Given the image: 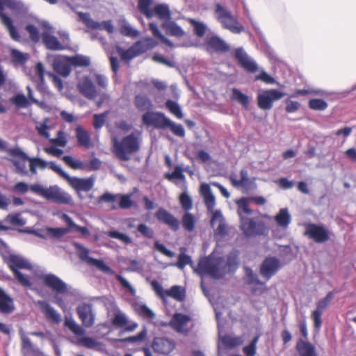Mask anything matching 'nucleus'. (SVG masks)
<instances>
[{
	"label": "nucleus",
	"instance_id": "f257e3e1",
	"mask_svg": "<svg viewBox=\"0 0 356 356\" xmlns=\"http://www.w3.org/2000/svg\"><path fill=\"white\" fill-rule=\"evenodd\" d=\"M6 151L10 156L15 157V159L10 160L13 165L16 168V173L26 176L29 175V172L32 175L37 174V169H45L49 168V163L38 157H29L22 149L18 147L14 148L6 149Z\"/></svg>",
	"mask_w": 356,
	"mask_h": 356
},
{
	"label": "nucleus",
	"instance_id": "0eeeda50",
	"mask_svg": "<svg viewBox=\"0 0 356 356\" xmlns=\"http://www.w3.org/2000/svg\"><path fill=\"white\" fill-rule=\"evenodd\" d=\"M76 86L79 93L86 99L94 100L98 97L96 102L97 108H100L104 103L109 99V96L106 93L98 92L92 80L87 76L80 78Z\"/></svg>",
	"mask_w": 356,
	"mask_h": 356
},
{
	"label": "nucleus",
	"instance_id": "5fc2aeb1",
	"mask_svg": "<svg viewBox=\"0 0 356 356\" xmlns=\"http://www.w3.org/2000/svg\"><path fill=\"white\" fill-rule=\"evenodd\" d=\"M188 20L193 27L194 33L197 37H203L207 31L206 25L204 23L196 21L195 19L193 18H189Z\"/></svg>",
	"mask_w": 356,
	"mask_h": 356
},
{
	"label": "nucleus",
	"instance_id": "1a4fd4ad",
	"mask_svg": "<svg viewBox=\"0 0 356 356\" xmlns=\"http://www.w3.org/2000/svg\"><path fill=\"white\" fill-rule=\"evenodd\" d=\"M49 168L66 180L70 186L77 192H88L94 186L95 180L94 177L88 178L70 177L60 166L56 165L54 162H50Z\"/></svg>",
	"mask_w": 356,
	"mask_h": 356
},
{
	"label": "nucleus",
	"instance_id": "e433bc0d",
	"mask_svg": "<svg viewBox=\"0 0 356 356\" xmlns=\"http://www.w3.org/2000/svg\"><path fill=\"white\" fill-rule=\"evenodd\" d=\"M75 132L79 146L82 147L84 149H89L93 145L90 134L81 125H78L76 127Z\"/></svg>",
	"mask_w": 356,
	"mask_h": 356
},
{
	"label": "nucleus",
	"instance_id": "c9c22d12",
	"mask_svg": "<svg viewBox=\"0 0 356 356\" xmlns=\"http://www.w3.org/2000/svg\"><path fill=\"white\" fill-rule=\"evenodd\" d=\"M296 350L299 356H318L315 346L302 339H298Z\"/></svg>",
	"mask_w": 356,
	"mask_h": 356
},
{
	"label": "nucleus",
	"instance_id": "603ef678",
	"mask_svg": "<svg viewBox=\"0 0 356 356\" xmlns=\"http://www.w3.org/2000/svg\"><path fill=\"white\" fill-rule=\"evenodd\" d=\"M49 142L55 146L65 147L68 143L67 134L63 131L59 130L57 132L56 137L50 138Z\"/></svg>",
	"mask_w": 356,
	"mask_h": 356
},
{
	"label": "nucleus",
	"instance_id": "bb28decb",
	"mask_svg": "<svg viewBox=\"0 0 356 356\" xmlns=\"http://www.w3.org/2000/svg\"><path fill=\"white\" fill-rule=\"evenodd\" d=\"M234 58L238 61V65L248 72L254 73L257 71V65L249 58L242 47L236 48L234 50Z\"/></svg>",
	"mask_w": 356,
	"mask_h": 356
},
{
	"label": "nucleus",
	"instance_id": "a18cd8bd",
	"mask_svg": "<svg viewBox=\"0 0 356 356\" xmlns=\"http://www.w3.org/2000/svg\"><path fill=\"white\" fill-rule=\"evenodd\" d=\"M64 325L76 336H81L85 333L84 329L78 325L71 317L66 316L65 318Z\"/></svg>",
	"mask_w": 356,
	"mask_h": 356
},
{
	"label": "nucleus",
	"instance_id": "423d86ee",
	"mask_svg": "<svg viewBox=\"0 0 356 356\" xmlns=\"http://www.w3.org/2000/svg\"><path fill=\"white\" fill-rule=\"evenodd\" d=\"M157 42L150 37L143 38L134 42L129 49L124 50L118 46L116 51L122 60L129 62L133 58L145 53L157 45Z\"/></svg>",
	"mask_w": 356,
	"mask_h": 356
},
{
	"label": "nucleus",
	"instance_id": "58836bf2",
	"mask_svg": "<svg viewBox=\"0 0 356 356\" xmlns=\"http://www.w3.org/2000/svg\"><path fill=\"white\" fill-rule=\"evenodd\" d=\"M161 27L165 30L166 34L178 38H182L185 35V31L179 26L172 18L169 20L163 22Z\"/></svg>",
	"mask_w": 356,
	"mask_h": 356
},
{
	"label": "nucleus",
	"instance_id": "5701e85b",
	"mask_svg": "<svg viewBox=\"0 0 356 356\" xmlns=\"http://www.w3.org/2000/svg\"><path fill=\"white\" fill-rule=\"evenodd\" d=\"M62 160L68 167L74 170L87 169L88 170H97L101 167V161L97 158L92 159L89 162L88 168L86 167L82 161L74 160L72 156L69 155L63 156Z\"/></svg>",
	"mask_w": 356,
	"mask_h": 356
},
{
	"label": "nucleus",
	"instance_id": "4d7b16f0",
	"mask_svg": "<svg viewBox=\"0 0 356 356\" xmlns=\"http://www.w3.org/2000/svg\"><path fill=\"white\" fill-rule=\"evenodd\" d=\"M77 344L81 345L86 348L93 349L99 346L101 343L98 342L92 337H83L78 339Z\"/></svg>",
	"mask_w": 356,
	"mask_h": 356
},
{
	"label": "nucleus",
	"instance_id": "9d476101",
	"mask_svg": "<svg viewBox=\"0 0 356 356\" xmlns=\"http://www.w3.org/2000/svg\"><path fill=\"white\" fill-rule=\"evenodd\" d=\"M225 263L224 257H218L216 259L209 258L202 259L197 265V269L201 275H208L213 278H221L225 274L222 270V264Z\"/></svg>",
	"mask_w": 356,
	"mask_h": 356
},
{
	"label": "nucleus",
	"instance_id": "20e7f679",
	"mask_svg": "<svg viewBox=\"0 0 356 356\" xmlns=\"http://www.w3.org/2000/svg\"><path fill=\"white\" fill-rule=\"evenodd\" d=\"M139 149V138L134 133L124 136L121 140H113V152L121 161H129L130 156L137 152Z\"/></svg>",
	"mask_w": 356,
	"mask_h": 356
},
{
	"label": "nucleus",
	"instance_id": "ea45409f",
	"mask_svg": "<svg viewBox=\"0 0 356 356\" xmlns=\"http://www.w3.org/2000/svg\"><path fill=\"white\" fill-rule=\"evenodd\" d=\"M238 266V252L236 250L231 252L225 258V263L222 264V270L225 273L234 270Z\"/></svg>",
	"mask_w": 356,
	"mask_h": 356
},
{
	"label": "nucleus",
	"instance_id": "680f3d73",
	"mask_svg": "<svg viewBox=\"0 0 356 356\" xmlns=\"http://www.w3.org/2000/svg\"><path fill=\"white\" fill-rule=\"evenodd\" d=\"M147 330L144 327L138 334L122 339L121 341L125 343H141L146 340Z\"/></svg>",
	"mask_w": 356,
	"mask_h": 356
},
{
	"label": "nucleus",
	"instance_id": "a878e982",
	"mask_svg": "<svg viewBox=\"0 0 356 356\" xmlns=\"http://www.w3.org/2000/svg\"><path fill=\"white\" fill-rule=\"evenodd\" d=\"M76 247L80 250L79 258L81 260L86 261L88 264L96 266L98 269L104 273L113 274V272L112 269L106 264H105L103 261L90 257L88 256L89 250L86 248L78 243L76 244Z\"/></svg>",
	"mask_w": 356,
	"mask_h": 356
},
{
	"label": "nucleus",
	"instance_id": "39448f33",
	"mask_svg": "<svg viewBox=\"0 0 356 356\" xmlns=\"http://www.w3.org/2000/svg\"><path fill=\"white\" fill-rule=\"evenodd\" d=\"M10 270L13 272L15 278L17 281L24 286H31V283L28 276L22 274L19 269L32 268L31 264L24 259L22 257L12 254L10 252L3 259Z\"/></svg>",
	"mask_w": 356,
	"mask_h": 356
},
{
	"label": "nucleus",
	"instance_id": "a211bd4d",
	"mask_svg": "<svg viewBox=\"0 0 356 356\" xmlns=\"http://www.w3.org/2000/svg\"><path fill=\"white\" fill-rule=\"evenodd\" d=\"M191 321L190 316L182 313H175L173 314L169 325L177 333L187 335L191 330V327H188V323Z\"/></svg>",
	"mask_w": 356,
	"mask_h": 356
},
{
	"label": "nucleus",
	"instance_id": "473e14b6",
	"mask_svg": "<svg viewBox=\"0 0 356 356\" xmlns=\"http://www.w3.org/2000/svg\"><path fill=\"white\" fill-rule=\"evenodd\" d=\"M15 309L14 300L0 287V313L4 315L12 314Z\"/></svg>",
	"mask_w": 356,
	"mask_h": 356
},
{
	"label": "nucleus",
	"instance_id": "2f4dec72",
	"mask_svg": "<svg viewBox=\"0 0 356 356\" xmlns=\"http://www.w3.org/2000/svg\"><path fill=\"white\" fill-rule=\"evenodd\" d=\"M53 67L54 71L60 75L66 77L71 73L72 65L69 56L58 57L54 59Z\"/></svg>",
	"mask_w": 356,
	"mask_h": 356
},
{
	"label": "nucleus",
	"instance_id": "f03ea898",
	"mask_svg": "<svg viewBox=\"0 0 356 356\" xmlns=\"http://www.w3.org/2000/svg\"><path fill=\"white\" fill-rule=\"evenodd\" d=\"M142 120L143 124L147 126H152L155 129L162 130L169 129L174 135L179 137L185 136L183 126L172 122L163 113L147 112L143 115Z\"/></svg>",
	"mask_w": 356,
	"mask_h": 356
},
{
	"label": "nucleus",
	"instance_id": "9b49d317",
	"mask_svg": "<svg viewBox=\"0 0 356 356\" xmlns=\"http://www.w3.org/2000/svg\"><path fill=\"white\" fill-rule=\"evenodd\" d=\"M225 263L224 257H218L216 259L209 258L202 259L197 265V269L201 275H208L213 278H221L225 274L222 270V264Z\"/></svg>",
	"mask_w": 356,
	"mask_h": 356
},
{
	"label": "nucleus",
	"instance_id": "09e8293b",
	"mask_svg": "<svg viewBox=\"0 0 356 356\" xmlns=\"http://www.w3.org/2000/svg\"><path fill=\"white\" fill-rule=\"evenodd\" d=\"M231 98L232 100L236 101L241 104L245 108H248L249 106V97L248 95L243 94L240 90L233 88Z\"/></svg>",
	"mask_w": 356,
	"mask_h": 356
},
{
	"label": "nucleus",
	"instance_id": "052dcab7",
	"mask_svg": "<svg viewBox=\"0 0 356 356\" xmlns=\"http://www.w3.org/2000/svg\"><path fill=\"white\" fill-rule=\"evenodd\" d=\"M5 220L13 226L22 227L26 221L22 217L19 213H11L6 216Z\"/></svg>",
	"mask_w": 356,
	"mask_h": 356
},
{
	"label": "nucleus",
	"instance_id": "de8ad7c7",
	"mask_svg": "<svg viewBox=\"0 0 356 356\" xmlns=\"http://www.w3.org/2000/svg\"><path fill=\"white\" fill-rule=\"evenodd\" d=\"M165 296H170L177 301H182L185 298V291L179 286H173L165 291Z\"/></svg>",
	"mask_w": 356,
	"mask_h": 356
},
{
	"label": "nucleus",
	"instance_id": "13d9d810",
	"mask_svg": "<svg viewBox=\"0 0 356 356\" xmlns=\"http://www.w3.org/2000/svg\"><path fill=\"white\" fill-rule=\"evenodd\" d=\"M165 106L169 110V111L175 116H176L178 119L183 118V113L181 112V109L177 102L171 99H168L165 102Z\"/></svg>",
	"mask_w": 356,
	"mask_h": 356
},
{
	"label": "nucleus",
	"instance_id": "774afa93",
	"mask_svg": "<svg viewBox=\"0 0 356 356\" xmlns=\"http://www.w3.org/2000/svg\"><path fill=\"white\" fill-rule=\"evenodd\" d=\"M179 202L181 207L185 211H189L193 207V201L191 197L186 193H182L179 196Z\"/></svg>",
	"mask_w": 356,
	"mask_h": 356
},
{
	"label": "nucleus",
	"instance_id": "dca6fc26",
	"mask_svg": "<svg viewBox=\"0 0 356 356\" xmlns=\"http://www.w3.org/2000/svg\"><path fill=\"white\" fill-rule=\"evenodd\" d=\"M285 94L277 89H269L262 92L257 96L258 107L267 111L272 108L273 102L282 99Z\"/></svg>",
	"mask_w": 356,
	"mask_h": 356
},
{
	"label": "nucleus",
	"instance_id": "72a5a7b5",
	"mask_svg": "<svg viewBox=\"0 0 356 356\" xmlns=\"http://www.w3.org/2000/svg\"><path fill=\"white\" fill-rule=\"evenodd\" d=\"M200 193L204 198V203L209 213H213L216 206V199L211 188L207 184H202L200 186Z\"/></svg>",
	"mask_w": 356,
	"mask_h": 356
},
{
	"label": "nucleus",
	"instance_id": "b1692460",
	"mask_svg": "<svg viewBox=\"0 0 356 356\" xmlns=\"http://www.w3.org/2000/svg\"><path fill=\"white\" fill-rule=\"evenodd\" d=\"M281 267L280 261L275 257H266L260 267L261 275L267 280H270Z\"/></svg>",
	"mask_w": 356,
	"mask_h": 356
},
{
	"label": "nucleus",
	"instance_id": "69168bd1",
	"mask_svg": "<svg viewBox=\"0 0 356 356\" xmlns=\"http://www.w3.org/2000/svg\"><path fill=\"white\" fill-rule=\"evenodd\" d=\"M259 335L255 336L248 346L243 347V352L246 356H254Z\"/></svg>",
	"mask_w": 356,
	"mask_h": 356
},
{
	"label": "nucleus",
	"instance_id": "aec40b11",
	"mask_svg": "<svg viewBox=\"0 0 356 356\" xmlns=\"http://www.w3.org/2000/svg\"><path fill=\"white\" fill-rule=\"evenodd\" d=\"M78 15L86 26L91 30H106L108 33H112L114 27L111 21L98 22L93 20L88 13H79Z\"/></svg>",
	"mask_w": 356,
	"mask_h": 356
},
{
	"label": "nucleus",
	"instance_id": "6e6d98bb",
	"mask_svg": "<svg viewBox=\"0 0 356 356\" xmlns=\"http://www.w3.org/2000/svg\"><path fill=\"white\" fill-rule=\"evenodd\" d=\"M164 177L168 181H172L173 179H177L185 181L186 177L183 172V169L179 165H176L172 172H166Z\"/></svg>",
	"mask_w": 356,
	"mask_h": 356
},
{
	"label": "nucleus",
	"instance_id": "338daca9",
	"mask_svg": "<svg viewBox=\"0 0 356 356\" xmlns=\"http://www.w3.org/2000/svg\"><path fill=\"white\" fill-rule=\"evenodd\" d=\"M12 60L18 64H23L28 60V55L17 49H12L10 52Z\"/></svg>",
	"mask_w": 356,
	"mask_h": 356
},
{
	"label": "nucleus",
	"instance_id": "cd10ccee",
	"mask_svg": "<svg viewBox=\"0 0 356 356\" xmlns=\"http://www.w3.org/2000/svg\"><path fill=\"white\" fill-rule=\"evenodd\" d=\"M76 312L82 324L86 327H90L95 323V314L90 304L83 303L76 308Z\"/></svg>",
	"mask_w": 356,
	"mask_h": 356
},
{
	"label": "nucleus",
	"instance_id": "f704fd0d",
	"mask_svg": "<svg viewBox=\"0 0 356 356\" xmlns=\"http://www.w3.org/2000/svg\"><path fill=\"white\" fill-rule=\"evenodd\" d=\"M0 0V18L2 24L6 27L10 38L15 41H20L21 36L18 33L17 29L13 25V20L10 17L7 16L3 12H2V1Z\"/></svg>",
	"mask_w": 356,
	"mask_h": 356
},
{
	"label": "nucleus",
	"instance_id": "4468645a",
	"mask_svg": "<svg viewBox=\"0 0 356 356\" xmlns=\"http://www.w3.org/2000/svg\"><path fill=\"white\" fill-rule=\"evenodd\" d=\"M216 14L222 26L233 33H240L244 30V27L237 22L231 13L219 3L216 6Z\"/></svg>",
	"mask_w": 356,
	"mask_h": 356
},
{
	"label": "nucleus",
	"instance_id": "37998d69",
	"mask_svg": "<svg viewBox=\"0 0 356 356\" xmlns=\"http://www.w3.org/2000/svg\"><path fill=\"white\" fill-rule=\"evenodd\" d=\"M22 352L24 355L35 353L38 350L34 348L30 339L24 333L20 332Z\"/></svg>",
	"mask_w": 356,
	"mask_h": 356
},
{
	"label": "nucleus",
	"instance_id": "c03bdc74",
	"mask_svg": "<svg viewBox=\"0 0 356 356\" xmlns=\"http://www.w3.org/2000/svg\"><path fill=\"white\" fill-rule=\"evenodd\" d=\"M64 325L76 336H81L85 333L84 329L78 325L71 317L66 316L65 318Z\"/></svg>",
	"mask_w": 356,
	"mask_h": 356
},
{
	"label": "nucleus",
	"instance_id": "8fccbe9b",
	"mask_svg": "<svg viewBox=\"0 0 356 356\" xmlns=\"http://www.w3.org/2000/svg\"><path fill=\"white\" fill-rule=\"evenodd\" d=\"M149 29L151 31L152 35L155 38L159 39L161 41V42L164 43L168 47H173L172 42L161 33L158 28V26L155 23L150 22L149 24Z\"/></svg>",
	"mask_w": 356,
	"mask_h": 356
},
{
	"label": "nucleus",
	"instance_id": "7c9ffc66",
	"mask_svg": "<svg viewBox=\"0 0 356 356\" xmlns=\"http://www.w3.org/2000/svg\"><path fill=\"white\" fill-rule=\"evenodd\" d=\"M37 304L45 318L49 321L57 324L61 322L60 314L58 313L47 302L39 300Z\"/></svg>",
	"mask_w": 356,
	"mask_h": 356
},
{
	"label": "nucleus",
	"instance_id": "bf43d9fd",
	"mask_svg": "<svg viewBox=\"0 0 356 356\" xmlns=\"http://www.w3.org/2000/svg\"><path fill=\"white\" fill-rule=\"evenodd\" d=\"M5 7L11 10L19 12L24 9V4L17 0H3L2 1V12H3Z\"/></svg>",
	"mask_w": 356,
	"mask_h": 356
},
{
	"label": "nucleus",
	"instance_id": "2eb2a0df",
	"mask_svg": "<svg viewBox=\"0 0 356 356\" xmlns=\"http://www.w3.org/2000/svg\"><path fill=\"white\" fill-rule=\"evenodd\" d=\"M240 227L243 234L248 236L267 235L268 228L263 221H255L253 218L241 217Z\"/></svg>",
	"mask_w": 356,
	"mask_h": 356
},
{
	"label": "nucleus",
	"instance_id": "79ce46f5",
	"mask_svg": "<svg viewBox=\"0 0 356 356\" xmlns=\"http://www.w3.org/2000/svg\"><path fill=\"white\" fill-rule=\"evenodd\" d=\"M136 107L141 111H147L152 108V101L145 95H137L134 98Z\"/></svg>",
	"mask_w": 356,
	"mask_h": 356
},
{
	"label": "nucleus",
	"instance_id": "6e6552de",
	"mask_svg": "<svg viewBox=\"0 0 356 356\" xmlns=\"http://www.w3.org/2000/svg\"><path fill=\"white\" fill-rule=\"evenodd\" d=\"M152 4L153 0H138V9L148 19H152L154 16L163 22L172 18L171 11L167 4L159 3L152 9Z\"/></svg>",
	"mask_w": 356,
	"mask_h": 356
},
{
	"label": "nucleus",
	"instance_id": "c756f323",
	"mask_svg": "<svg viewBox=\"0 0 356 356\" xmlns=\"http://www.w3.org/2000/svg\"><path fill=\"white\" fill-rule=\"evenodd\" d=\"M112 324L116 327L124 328L127 332H133L138 327L137 323L129 321L126 315L120 312L114 314Z\"/></svg>",
	"mask_w": 356,
	"mask_h": 356
},
{
	"label": "nucleus",
	"instance_id": "6ab92c4d",
	"mask_svg": "<svg viewBox=\"0 0 356 356\" xmlns=\"http://www.w3.org/2000/svg\"><path fill=\"white\" fill-rule=\"evenodd\" d=\"M204 48L210 54H223L230 49L229 45L217 35L207 37L204 42Z\"/></svg>",
	"mask_w": 356,
	"mask_h": 356
},
{
	"label": "nucleus",
	"instance_id": "412c9836",
	"mask_svg": "<svg viewBox=\"0 0 356 356\" xmlns=\"http://www.w3.org/2000/svg\"><path fill=\"white\" fill-rule=\"evenodd\" d=\"M44 285L57 294H65L68 288L66 283L54 274L44 275L42 277Z\"/></svg>",
	"mask_w": 356,
	"mask_h": 356
},
{
	"label": "nucleus",
	"instance_id": "e2e57ef3",
	"mask_svg": "<svg viewBox=\"0 0 356 356\" xmlns=\"http://www.w3.org/2000/svg\"><path fill=\"white\" fill-rule=\"evenodd\" d=\"M308 105L311 109L314 111H324L327 108V103L323 99H311Z\"/></svg>",
	"mask_w": 356,
	"mask_h": 356
},
{
	"label": "nucleus",
	"instance_id": "49530a36",
	"mask_svg": "<svg viewBox=\"0 0 356 356\" xmlns=\"http://www.w3.org/2000/svg\"><path fill=\"white\" fill-rule=\"evenodd\" d=\"M249 198L241 197L236 202L238 206L237 213L240 217V221H241V217H244L243 216V213L248 215H251L252 213V210L249 207Z\"/></svg>",
	"mask_w": 356,
	"mask_h": 356
},
{
	"label": "nucleus",
	"instance_id": "ddd939ff",
	"mask_svg": "<svg viewBox=\"0 0 356 356\" xmlns=\"http://www.w3.org/2000/svg\"><path fill=\"white\" fill-rule=\"evenodd\" d=\"M304 235L316 243H325L331 238L332 233L322 224L306 223Z\"/></svg>",
	"mask_w": 356,
	"mask_h": 356
},
{
	"label": "nucleus",
	"instance_id": "a19ab883",
	"mask_svg": "<svg viewBox=\"0 0 356 356\" xmlns=\"http://www.w3.org/2000/svg\"><path fill=\"white\" fill-rule=\"evenodd\" d=\"M274 218L277 225L283 228H286L291 221V215L286 208L281 209Z\"/></svg>",
	"mask_w": 356,
	"mask_h": 356
},
{
	"label": "nucleus",
	"instance_id": "c85d7f7f",
	"mask_svg": "<svg viewBox=\"0 0 356 356\" xmlns=\"http://www.w3.org/2000/svg\"><path fill=\"white\" fill-rule=\"evenodd\" d=\"M156 218L161 222L168 225L172 231L177 232L179 229V220L170 212L160 208L155 213Z\"/></svg>",
	"mask_w": 356,
	"mask_h": 356
},
{
	"label": "nucleus",
	"instance_id": "0e129e2a",
	"mask_svg": "<svg viewBox=\"0 0 356 356\" xmlns=\"http://www.w3.org/2000/svg\"><path fill=\"white\" fill-rule=\"evenodd\" d=\"M25 30L33 42L36 43L39 42L40 33L38 28L35 25L29 24L25 26Z\"/></svg>",
	"mask_w": 356,
	"mask_h": 356
},
{
	"label": "nucleus",
	"instance_id": "864d4df0",
	"mask_svg": "<svg viewBox=\"0 0 356 356\" xmlns=\"http://www.w3.org/2000/svg\"><path fill=\"white\" fill-rule=\"evenodd\" d=\"M69 58L72 66L74 67H88L90 64L89 58L83 55H76Z\"/></svg>",
	"mask_w": 356,
	"mask_h": 356
},
{
	"label": "nucleus",
	"instance_id": "f3484780",
	"mask_svg": "<svg viewBox=\"0 0 356 356\" xmlns=\"http://www.w3.org/2000/svg\"><path fill=\"white\" fill-rule=\"evenodd\" d=\"M333 298V292L330 291L326 296L318 300L316 303V308L311 314V318L314 321V329L318 332L322 325L321 316L324 310L328 307Z\"/></svg>",
	"mask_w": 356,
	"mask_h": 356
},
{
	"label": "nucleus",
	"instance_id": "4c0bfd02",
	"mask_svg": "<svg viewBox=\"0 0 356 356\" xmlns=\"http://www.w3.org/2000/svg\"><path fill=\"white\" fill-rule=\"evenodd\" d=\"M216 221L219 222V225L215 230L216 235L220 236L221 237L225 236L228 234L227 226L224 222L221 211L219 210H216V211H214L212 215L210 222L211 227H214L215 222Z\"/></svg>",
	"mask_w": 356,
	"mask_h": 356
},
{
	"label": "nucleus",
	"instance_id": "4be33fe9",
	"mask_svg": "<svg viewBox=\"0 0 356 356\" xmlns=\"http://www.w3.org/2000/svg\"><path fill=\"white\" fill-rule=\"evenodd\" d=\"M41 37L42 42L45 47L49 50L53 51L65 49V46L63 43H65V41L68 42L69 40L68 35L66 33H63V35H61L63 42L59 41V40L56 37L51 35L47 31L43 32L41 35Z\"/></svg>",
	"mask_w": 356,
	"mask_h": 356
},
{
	"label": "nucleus",
	"instance_id": "f8f14e48",
	"mask_svg": "<svg viewBox=\"0 0 356 356\" xmlns=\"http://www.w3.org/2000/svg\"><path fill=\"white\" fill-rule=\"evenodd\" d=\"M225 263L224 257H218L216 259L209 258L202 259L197 265V269L201 275H208L213 278H221L225 274L222 270V264Z\"/></svg>",
	"mask_w": 356,
	"mask_h": 356
},
{
	"label": "nucleus",
	"instance_id": "393cba45",
	"mask_svg": "<svg viewBox=\"0 0 356 356\" xmlns=\"http://www.w3.org/2000/svg\"><path fill=\"white\" fill-rule=\"evenodd\" d=\"M152 347L155 353L168 355L175 349L176 343L174 340L166 337H156Z\"/></svg>",
	"mask_w": 356,
	"mask_h": 356
},
{
	"label": "nucleus",
	"instance_id": "3c124183",
	"mask_svg": "<svg viewBox=\"0 0 356 356\" xmlns=\"http://www.w3.org/2000/svg\"><path fill=\"white\" fill-rule=\"evenodd\" d=\"M183 227L188 232H193L195 225V218L193 214L186 212L181 218Z\"/></svg>",
	"mask_w": 356,
	"mask_h": 356
},
{
	"label": "nucleus",
	"instance_id": "7ed1b4c3",
	"mask_svg": "<svg viewBox=\"0 0 356 356\" xmlns=\"http://www.w3.org/2000/svg\"><path fill=\"white\" fill-rule=\"evenodd\" d=\"M30 190L46 200L54 203L60 204H71L72 203V196L57 185L44 188L41 184H34L30 185Z\"/></svg>",
	"mask_w": 356,
	"mask_h": 356
}]
</instances>
